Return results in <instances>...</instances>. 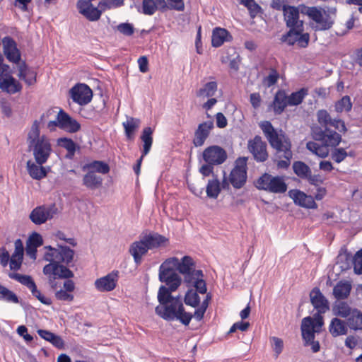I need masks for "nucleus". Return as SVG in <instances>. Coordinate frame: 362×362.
Masks as SVG:
<instances>
[{"label":"nucleus","instance_id":"nucleus-1","mask_svg":"<svg viewBox=\"0 0 362 362\" xmlns=\"http://www.w3.org/2000/svg\"><path fill=\"white\" fill-rule=\"evenodd\" d=\"M167 259L183 276L184 283L187 288L194 287L200 294L206 293L207 288L203 271L196 269V263L192 257L185 255L180 259L176 257Z\"/></svg>","mask_w":362,"mask_h":362},{"label":"nucleus","instance_id":"nucleus-2","mask_svg":"<svg viewBox=\"0 0 362 362\" xmlns=\"http://www.w3.org/2000/svg\"><path fill=\"white\" fill-rule=\"evenodd\" d=\"M259 127L262 130L270 146L276 149L277 152H284L283 156L285 160L278 161L277 167L281 169H287L293 158L290 139L288 138H284V140H282L281 136L269 121L261 122Z\"/></svg>","mask_w":362,"mask_h":362},{"label":"nucleus","instance_id":"nucleus-3","mask_svg":"<svg viewBox=\"0 0 362 362\" xmlns=\"http://www.w3.org/2000/svg\"><path fill=\"white\" fill-rule=\"evenodd\" d=\"M29 150L33 152L37 164L44 165L47 163L52 152L50 140L45 135H40L38 122L35 120L31 130L28 134Z\"/></svg>","mask_w":362,"mask_h":362},{"label":"nucleus","instance_id":"nucleus-4","mask_svg":"<svg viewBox=\"0 0 362 362\" xmlns=\"http://www.w3.org/2000/svg\"><path fill=\"white\" fill-rule=\"evenodd\" d=\"M228 158L226 150L217 145L206 148L202 152V160L204 162L199 169L203 177L214 175V166L223 163Z\"/></svg>","mask_w":362,"mask_h":362},{"label":"nucleus","instance_id":"nucleus-5","mask_svg":"<svg viewBox=\"0 0 362 362\" xmlns=\"http://www.w3.org/2000/svg\"><path fill=\"white\" fill-rule=\"evenodd\" d=\"M310 316L305 317L301 322V335L305 346H310L313 353H317L320 350V344L315 340V334H319L323 326L310 322Z\"/></svg>","mask_w":362,"mask_h":362},{"label":"nucleus","instance_id":"nucleus-6","mask_svg":"<svg viewBox=\"0 0 362 362\" xmlns=\"http://www.w3.org/2000/svg\"><path fill=\"white\" fill-rule=\"evenodd\" d=\"M310 299L312 305L317 311L313 316H310L312 320L310 322L317 324L318 326H323L322 314L329 310V303L318 287H315L311 290Z\"/></svg>","mask_w":362,"mask_h":362},{"label":"nucleus","instance_id":"nucleus-7","mask_svg":"<svg viewBox=\"0 0 362 362\" xmlns=\"http://www.w3.org/2000/svg\"><path fill=\"white\" fill-rule=\"evenodd\" d=\"M255 186L260 190L271 193L282 194L287 190V184L283 177L272 176L269 173H264L255 182Z\"/></svg>","mask_w":362,"mask_h":362},{"label":"nucleus","instance_id":"nucleus-8","mask_svg":"<svg viewBox=\"0 0 362 362\" xmlns=\"http://www.w3.org/2000/svg\"><path fill=\"white\" fill-rule=\"evenodd\" d=\"M48 252L45 254V259L49 262H59L71 266L74 256V250L67 245L57 244V247L51 245L45 247Z\"/></svg>","mask_w":362,"mask_h":362},{"label":"nucleus","instance_id":"nucleus-9","mask_svg":"<svg viewBox=\"0 0 362 362\" xmlns=\"http://www.w3.org/2000/svg\"><path fill=\"white\" fill-rule=\"evenodd\" d=\"M311 136L315 141H320L325 147H337L341 141V135L329 127L322 128L318 125L311 127Z\"/></svg>","mask_w":362,"mask_h":362},{"label":"nucleus","instance_id":"nucleus-10","mask_svg":"<svg viewBox=\"0 0 362 362\" xmlns=\"http://www.w3.org/2000/svg\"><path fill=\"white\" fill-rule=\"evenodd\" d=\"M158 279L160 282L165 284V286L170 290H177L181 286L182 279L171 267L170 260L166 259L159 267Z\"/></svg>","mask_w":362,"mask_h":362},{"label":"nucleus","instance_id":"nucleus-11","mask_svg":"<svg viewBox=\"0 0 362 362\" xmlns=\"http://www.w3.org/2000/svg\"><path fill=\"white\" fill-rule=\"evenodd\" d=\"M57 213L58 209L55 204H42L34 208L29 218L34 224L40 226L52 219Z\"/></svg>","mask_w":362,"mask_h":362},{"label":"nucleus","instance_id":"nucleus-12","mask_svg":"<svg viewBox=\"0 0 362 362\" xmlns=\"http://www.w3.org/2000/svg\"><path fill=\"white\" fill-rule=\"evenodd\" d=\"M301 13L316 23V25L313 27L315 31L328 30L333 26V22L330 18L328 16L324 18L322 11L317 7L303 6Z\"/></svg>","mask_w":362,"mask_h":362},{"label":"nucleus","instance_id":"nucleus-13","mask_svg":"<svg viewBox=\"0 0 362 362\" xmlns=\"http://www.w3.org/2000/svg\"><path fill=\"white\" fill-rule=\"evenodd\" d=\"M267 147V143L264 141L259 135H256L247 142V149L249 152L258 163H263L268 159L269 155Z\"/></svg>","mask_w":362,"mask_h":362},{"label":"nucleus","instance_id":"nucleus-14","mask_svg":"<svg viewBox=\"0 0 362 362\" xmlns=\"http://www.w3.org/2000/svg\"><path fill=\"white\" fill-rule=\"evenodd\" d=\"M69 93L72 100L81 106L86 105L93 98L92 90L85 83L75 85L70 89Z\"/></svg>","mask_w":362,"mask_h":362},{"label":"nucleus","instance_id":"nucleus-15","mask_svg":"<svg viewBox=\"0 0 362 362\" xmlns=\"http://www.w3.org/2000/svg\"><path fill=\"white\" fill-rule=\"evenodd\" d=\"M153 129L151 127H146L142 130L140 138L143 142V150L141 157L136 160V164L133 167V170L137 175L140 173L141 165L144 157L151 151L153 144Z\"/></svg>","mask_w":362,"mask_h":362},{"label":"nucleus","instance_id":"nucleus-16","mask_svg":"<svg viewBox=\"0 0 362 362\" xmlns=\"http://www.w3.org/2000/svg\"><path fill=\"white\" fill-rule=\"evenodd\" d=\"M284 18L286 25L289 29H297L304 26L303 21L300 20L298 8L294 6L285 5L282 6Z\"/></svg>","mask_w":362,"mask_h":362},{"label":"nucleus","instance_id":"nucleus-17","mask_svg":"<svg viewBox=\"0 0 362 362\" xmlns=\"http://www.w3.org/2000/svg\"><path fill=\"white\" fill-rule=\"evenodd\" d=\"M288 194L297 206L309 209H315L317 208V204L315 202V199L313 196L308 195L300 189H290Z\"/></svg>","mask_w":362,"mask_h":362},{"label":"nucleus","instance_id":"nucleus-18","mask_svg":"<svg viewBox=\"0 0 362 362\" xmlns=\"http://www.w3.org/2000/svg\"><path fill=\"white\" fill-rule=\"evenodd\" d=\"M76 8L80 14L91 22L98 21L103 13L101 8L94 6L92 3L85 0H78Z\"/></svg>","mask_w":362,"mask_h":362},{"label":"nucleus","instance_id":"nucleus-19","mask_svg":"<svg viewBox=\"0 0 362 362\" xmlns=\"http://www.w3.org/2000/svg\"><path fill=\"white\" fill-rule=\"evenodd\" d=\"M2 45L6 59L10 62L18 64L21 59V54L16 41L11 36L7 35L2 39Z\"/></svg>","mask_w":362,"mask_h":362},{"label":"nucleus","instance_id":"nucleus-20","mask_svg":"<svg viewBox=\"0 0 362 362\" xmlns=\"http://www.w3.org/2000/svg\"><path fill=\"white\" fill-rule=\"evenodd\" d=\"M69 267L63 263L51 262L43 267V274L57 275L61 279H71L74 274Z\"/></svg>","mask_w":362,"mask_h":362},{"label":"nucleus","instance_id":"nucleus-21","mask_svg":"<svg viewBox=\"0 0 362 362\" xmlns=\"http://www.w3.org/2000/svg\"><path fill=\"white\" fill-rule=\"evenodd\" d=\"M119 279V272L113 270L107 275L97 279L95 281V286L100 292H110L113 291Z\"/></svg>","mask_w":362,"mask_h":362},{"label":"nucleus","instance_id":"nucleus-22","mask_svg":"<svg viewBox=\"0 0 362 362\" xmlns=\"http://www.w3.org/2000/svg\"><path fill=\"white\" fill-rule=\"evenodd\" d=\"M180 305H183V303H180V305H175L168 303L167 304L163 305H157L155 308V313L158 316L164 320L172 322L175 320V317L177 315Z\"/></svg>","mask_w":362,"mask_h":362},{"label":"nucleus","instance_id":"nucleus-23","mask_svg":"<svg viewBox=\"0 0 362 362\" xmlns=\"http://www.w3.org/2000/svg\"><path fill=\"white\" fill-rule=\"evenodd\" d=\"M214 128L213 121H206L199 124L194 132L193 144L195 147L202 146L210 134L211 130Z\"/></svg>","mask_w":362,"mask_h":362},{"label":"nucleus","instance_id":"nucleus-24","mask_svg":"<svg viewBox=\"0 0 362 362\" xmlns=\"http://www.w3.org/2000/svg\"><path fill=\"white\" fill-rule=\"evenodd\" d=\"M26 168L30 177L36 180H41L46 177L51 171L50 166H43V165L37 164L35 160L33 162L31 160L27 161Z\"/></svg>","mask_w":362,"mask_h":362},{"label":"nucleus","instance_id":"nucleus-25","mask_svg":"<svg viewBox=\"0 0 362 362\" xmlns=\"http://www.w3.org/2000/svg\"><path fill=\"white\" fill-rule=\"evenodd\" d=\"M287 100L288 95L285 90L279 89L276 92L273 101L270 105L276 115L282 114L285 109L289 106Z\"/></svg>","mask_w":362,"mask_h":362},{"label":"nucleus","instance_id":"nucleus-26","mask_svg":"<svg viewBox=\"0 0 362 362\" xmlns=\"http://www.w3.org/2000/svg\"><path fill=\"white\" fill-rule=\"evenodd\" d=\"M141 239L148 250L158 248L168 241L165 236L154 232L144 235Z\"/></svg>","mask_w":362,"mask_h":362},{"label":"nucleus","instance_id":"nucleus-27","mask_svg":"<svg viewBox=\"0 0 362 362\" xmlns=\"http://www.w3.org/2000/svg\"><path fill=\"white\" fill-rule=\"evenodd\" d=\"M148 251L146 245L143 240L141 238L138 241L133 242L129 247V252L133 257L134 261L136 264H140L142 261V257Z\"/></svg>","mask_w":362,"mask_h":362},{"label":"nucleus","instance_id":"nucleus-28","mask_svg":"<svg viewBox=\"0 0 362 362\" xmlns=\"http://www.w3.org/2000/svg\"><path fill=\"white\" fill-rule=\"evenodd\" d=\"M0 88L8 93L13 94L21 90V84L12 76L6 74L4 78L0 75Z\"/></svg>","mask_w":362,"mask_h":362},{"label":"nucleus","instance_id":"nucleus-29","mask_svg":"<svg viewBox=\"0 0 362 362\" xmlns=\"http://www.w3.org/2000/svg\"><path fill=\"white\" fill-rule=\"evenodd\" d=\"M232 40V35L226 29L216 27L213 30L211 45L214 47H219L225 42H230Z\"/></svg>","mask_w":362,"mask_h":362},{"label":"nucleus","instance_id":"nucleus-30","mask_svg":"<svg viewBox=\"0 0 362 362\" xmlns=\"http://www.w3.org/2000/svg\"><path fill=\"white\" fill-rule=\"evenodd\" d=\"M348 327L347 322L338 317H334L330 322L329 331L332 337H337L346 334Z\"/></svg>","mask_w":362,"mask_h":362},{"label":"nucleus","instance_id":"nucleus-31","mask_svg":"<svg viewBox=\"0 0 362 362\" xmlns=\"http://www.w3.org/2000/svg\"><path fill=\"white\" fill-rule=\"evenodd\" d=\"M83 171H93L95 174L96 173L100 174H107L110 168L105 161L104 160H93L91 162L87 163L82 166Z\"/></svg>","mask_w":362,"mask_h":362},{"label":"nucleus","instance_id":"nucleus-32","mask_svg":"<svg viewBox=\"0 0 362 362\" xmlns=\"http://www.w3.org/2000/svg\"><path fill=\"white\" fill-rule=\"evenodd\" d=\"M87 173L83 177V185L89 189H96L101 187L103 178L93 171L86 170Z\"/></svg>","mask_w":362,"mask_h":362},{"label":"nucleus","instance_id":"nucleus-33","mask_svg":"<svg viewBox=\"0 0 362 362\" xmlns=\"http://www.w3.org/2000/svg\"><path fill=\"white\" fill-rule=\"evenodd\" d=\"M57 143L59 146L65 148L67 151L66 158L68 159H72L76 153V151L79 149V146L71 138L60 137L57 139Z\"/></svg>","mask_w":362,"mask_h":362},{"label":"nucleus","instance_id":"nucleus-34","mask_svg":"<svg viewBox=\"0 0 362 362\" xmlns=\"http://www.w3.org/2000/svg\"><path fill=\"white\" fill-rule=\"evenodd\" d=\"M38 335L47 341L50 342L57 349H62L64 346V342L62 337L49 330L38 329Z\"/></svg>","mask_w":362,"mask_h":362},{"label":"nucleus","instance_id":"nucleus-35","mask_svg":"<svg viewBox=\"0 0 362 362\" xmlns=\"http://www.w3.org/2000/svg\"><path fill=\"white\" fill-rule=\"evenodd\" d=\"M351 290L349 281H339L333 288V295L337 300H344L348 298Z\"/></svg>","mask_w":362,"mask_h":362},{"label":"nucleus","instance_id":"nucleus-36","mask_svg":"<svg viewBox=\"0 0 362 362\" xmlns=\"http://www.w3.org/2000/svg\"><path fill=\"white\" fill-rule=\"evenodd\" d=\"M229 180L235 189H240L246 183L247 172L233 169L230 173Z\"/></svg>","mask_w":362,"mask_h":362},{"label":"nucleus","instance_id":"nucleus-37","mask_svg":"<svg viewBox=\"0 0 362 362\" xmlns=\"http://www.w3.org/2000/svg\"><path fill=\"white\" fill-rule=\"evenodd\" d=\"M212 176L214 179L208 180L206 192L208 197L216 199L221 191V183L216 175Z\"/></svg>","mask_w":362,"mask_h":362},{"label":"nucleus","instance_id":"nucleus-38","mask_svg":"<svg viewBox=\"0 0 362 362\" xmlns=\"http://www.w3.org/2000/svg\"><path fill=\"white\" fill-rule=\"evenodd\" d=\"M348 327L353 330L362 329V312L356 308L352 310V313L347 318Z\"/></svg>","mask_w":362,"mask_h":362},{"label":"nucleus","instance_id":"nucleus-39","mask_svg":"<svg viewBox=\"0 0 362 362\" xmlns=\"http://www.w3.org/2000/svg\"><path fill=\"white\" fill-rule=\"evenodd\" d=\"M308 94V89L307 88H301L297 91L292 92L288 95L287 102L289 106H298L300 105Z\"/></svg>","mask_w":362,"mask_h":362},{"label":"nucleus","instance_id":"nucleus-40","mask_svg":"<svg viewBox=\"0 0 362 362\" xmlns=\"http://www.w3.org/2000/svg\"><path fill=\"white\" fill-rule=\"evenodd\" d=\"M292 168L294 173L303 180H306L311 173L310 168L303 161H294Z\"/></svg>","mask_w":362,"mask_h":362},{"label":"nucleus","instance_id":"nucleus-41","mask_svg":"<svg viewBox=\"0 0 362 362\" xmlns=\"http://www.w3.org/2000/svg\"><path fill=\"white\" fill-rule=\"evenodd\" d=\"M198 293H200L196 288L194 290L192 287L188 288L184 297L185 305L192 308H197L200 305V297Z\"/></svg>","mask_w":362,"mask_h":362},{"label":"nucleus","instance_id":"nucleus-42","mask_svg":"<svg viewBox=\"0 0 362 362\" xmlns=\"http://www.w3.org/2000/svg\"><path fill=\"white\" fill-rule=\"evenodd\" d=\"M218 89L216 81H209L197 91V97L211 98L213 97Z\"/></svg>","mask_w":362,"mask_h":362},{"label":"nucleus","instance_id":"nucleus-43","mask_svg":"<svg viewBox=\"0 0 362 362\" xmlns=\"http://www.w3.org/2000/svg\"><path fill=\"white\" fill-rule=\"evenodd\" d=\"M139 119L133 117H129L126 122H123L122 125L125 135L128 139L131 140L134 138V132L139 127Z\"/></svg>","mask_w":362,"mask_h":362},{"label":"nucleus","instance_id":"nucleus-44","mask_svg":"<svg viewBox=\"0 0 362 362\" xmlns=\"http://www.w3.org/2000/svg\"><path fill=\"white\" fill-rule=\"evenodd\" d=\"M176 290L170 289L164 285H161L158 289L157 298L159 302L158 305H163L170 302V298H173L172 293Z\"/></svg>","mask_w":362,"mask_h":362},{"label":"nucleus","instance_id":"nucleus-45","mask_svg":"<svg viewBox=\"0 0 362 362\" xmlns=\"http://www.w3.org/2000/svg\"><path fill=\"white\" fill-rule=\"evenodd\" d=\"M351 307L345 301H339L338 303L333 306L334 314L341 317L348 318L352 313Z\"/></svg>","mask_w":362,"mask_h":362},{"label":"nucleus","instance_id":"nucleus-46","mask_svg":"<svg viewBox=\"0 0 362 362\" xmlns=\"http://www.w3.org/2000/svg\"><path fill=\"white\" fill-rule=\"evenodd\" d=\"M352 103L349 95L343 96L340 100L336 102L334 105L335 111L338 113L345 111L346 112L351 111Z\"/></svg>","mask_w":362,"mask_h":362},{"label":"nucleus","instance_id":"nucleus-47","mask_svg":"<svg viewBox=\"0 0 362 362\" xmlns=\"http://www.w3.org/2000/svg\"><path fill=\"white\" fill-rule=\"evenodd\" d=\"M300 33L296 29H288L287 32L281 35L280 41L281 43H284L288 46H293L296 43L297 37Z\"/></svg>","mask_w":362,"mask_h":362},{"label":"nucleus","instance_id":"nucleus-48","mask_svg":"<svg viewBox=\"0 0 362 362\" xmlns=\"http://www.w3.org/2000/svg\"><path fill=\"white\" fill-rule=\"evenodd\" d=\"M9 278L17 281L21 284L25 286L28 288L31 287L35 282L30 275L21 274L18 273H9Z\"/></svg>","mask_w":362,"mask_h":362},{"label":"nucleus","instance_id":"nucleus-49","mask_svg":"<svg viewBox=\"0 0 362 362\" xmlns=\"http://www.w3.org/2000/svg\"><path fill=\"white\" fill-rule=\"evenodd\" d=\"M124 4V0H101L98 3V7L104 12L107 10L119 8Z\"/></svg>","mask_w":362,"mask_h":362},{"label":"nucleus","instance_id":"nucleus-50","mask_svg":"<svg viewBox=\"0 0 362 362\" xmlns=\"http://www.w3.org/2000/svg\"><path fill=\"white\" fill-rule=\"evenodd\" d=\"M192 318V314L185 311L184 305H180L175 320H178L183 325L188 326Z\"/></svg>","mask_w":362,"mask_h":362},{"label":"nucleus","instance_id":"nucleus-51","mask_svg":"<svg viewBox=\"0 0 362 362\" xmlns=\"http://www.w3.org/2000/svg\"><path fill=\"white\" fill-rule=\"evenodd\" d=\"M115 30L119 32L120 34L127 37L132 36L135 31V28L133 23L129 22H124L119 23L115 28Z\"/></svg>","mask_w":362,"mask_h":362},{"label":"nucleus","instance_id":"nucleus-52","mask_svg":"<svg viewBox=\"0 0 362 362\" xmlns=\"http://www.w3.org/2000/svg\"><path fill=\"white\" fill-rule=\"evenodd\" d=\"M317 119L320 127L322 128L329 127V124L332 120V117L326 110H319L317 112Z\"/></svg>","mask_w":362,"mask_h":362},{"label":"nucleus","instance_id":"nucleus-53","mask_svg":"<svg viewBox=\"0 0 362 362\" xmlns=\"http://www.w3.org/2000/svg\"><path fill=\"white\" fill-rule=\"evenodd\" d=\"M323 147L315 141H310L306 143V148L320 158H325L328 154L323 151Z\"/></svg>","mask_w":362,"mask_h":362},{"label":"nucleus","instance_id":"nucleus-54","mask_svg":"<svg viewBox=\"0 0 362 362\" xmlns=\"http://www.w3.org/2000/svg\"><path fill=\"white\" fill-rule=\"evenodd\" d=\"M28 289L31 291L32 295L34 297H35L41 303L46 305H50L52 303V301L49 298L45 297L37 289V287L35 283L31 287H30Z\"/></svg>","mask_w":362,"mask_h":362},{"label":"nucleus","instance_id":"nucleus-55","mask_svg":"<svg viewBox=\"0 0 362 362\" xmlns=\"http://www.w3.org/2000/svg\"><path fill=\"white\" fill-rule=\"evenodd\" d=\"M354 265V273L360 275L362 274V248L357 251L351 259Z\"/></svg>","mask_w":362,"mask_h":362},{"label":"nucleus","instance_id":"nucleus-56","mask_svg":"<svg viewBox=\"0 0 362 362\" xmlns=\"http://www.w3.org/2000/svg\"><path fill=\"white\" fill-rule=\"evenodd\" d=\"M157 9L156 2H154V0H143L141 13L144 15L152 16Z\"/></svg>","mask_w":362,"mask_h":362},{"label":"nucleus","instance_id":"nucleus-57","mask_svg":"<svg viewBox=\"0 0 362 362\" xmlns=\"http://www.w3.org/2000/svg\"><path fill=\"white\" fill-rule=\"evenodd\" d=\"M304 26L297 29L299 31V34L296 35L297 37L296 42L300 48H305L308 47L310 40V35L308 33H303Z\"/></svg>","mask_w":362,"mask_h":362},{"label":"nucleus","instance_id":"nucleus-58","mask_svg":"<svg viewBox=\"0 0 362 362\" xmlns=\"http://www.w3.org/2000/svg\"><path fill=\"white\" fill-rule=\"evenodd\" d=\"M269 71L268 76L264 78V83L267 87L275 85L279 78V74L275 68L272 67Z\"/></svg>","mask_w":362,"mask_h":362},{"label":"nucleus","instance_id":"nucleus-59","mask_svg":"<svg viewBox=\"0 0 362 362\" xmlns=\"http://www.w3.org/2000/svg\"><path fill=\"white\" fill-rule=\"evenodd\" d=\"M57 122L59 124V129H64L69 122L72 117H71L63 109H60L57 114Z\"/></svg>","mask_w":362,"mask_h":362},{"label":"nucleus","instance_id":"nucleus-60","mask_svg":"<svg viewBox=\"0 0 362 362\" xmlns=\"http://www.w3.org/2000/svg\"><path fill=\"white\" fill-rule=\"evenodd\" d=\"M334 148L332 153V158L337 163H340L348 156V152L343 148Z\"/></svg>","mask_w":362,"mask_h":362},{"label":"nucleus","instance_id":"nucleus-61","mask_svg":"<svg viewBox=\"0 0 362 362\" xmlns=\"http://www.w3.org/2000/svg\"><path fill=\"white\" fill-rule=\"evenodd\" d=\"M329 126H331L334 128L335 131H338V133L345 134L347 132V128L346 127L345 122L341 119H332Z\"/></svg>","mask_w":362,"mask_h":362},{"label":"nucleus","instance_id":"nucleus-62","mask_svg":"<svg viewBox=\"0 0 362 362\" xmlns=\"http://www.w3.org/2000/svg\"><path fill=\"white\" fill-rule=\"evenodd\" d=\"M55 298L58 300L66 301V302H71L74 300V295L70 293L64 291L62 288L56 291L55 292Z\"/></svg>","mask_w":362,"mask_h":362},{"label":"nucleus","instance_id":"nucleus-63","mask_svg":"<svg viewBox=\"0 0 362 362\" xmlns=\"http://www.w3.org/2000/svg\"><path fill=\"white\" fill-rule=\"evenodd\" d=\"M27 243L39 247L41 245H42L43 239L40 233L37 232H33L32 235L28 238Z\"/></svg>","mask_w":362,"mask_h":362},{"label":"nucleus","instance_id":"nucleus-64","mask_svg":"<svg viewBox=\"0 0 362 362\" xmlns=\"http://www.w3.org/2000/svg\"><path fill=\"white\" fill-rule=\"evenodd\" d=\"M81 126L80 123L76 119L71 117L66 125V127L64 128V130H66L69 133L74 134L78 132L81 129Z\"/></svg>","mask_w":362,"mask_h":362}]
</instances>
